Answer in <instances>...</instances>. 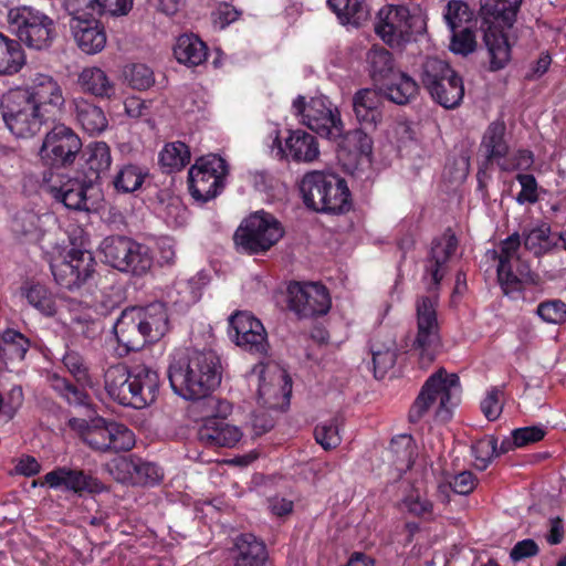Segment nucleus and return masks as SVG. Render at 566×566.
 I'll return each instance as SVG.
<instances>
[{
  "instance_id": "nucleus-34",
  "label": "nucleus",
  "mask_w": 566,
  "mask_h": 566,
  "mask_svg": "<svg viewBox=\"0 0 566 566\" xmlns=\"http://www.w3.org/2000/svg\"><path fill=\"white\" fill-rule=\"evenodd\" d=\"M78 84L84 92L102 98H111L116 91L105 71L96 66L85 67L78 75Z\"/></svg>"
},
{
  "instance_id": "nucleus-59",
  "label": "nucleus",
  "mask_w": 566,
  "mask_h": 566,
  "mask_svg": "<svg viewBox=\"0 0 566 566\" xmlns=\"http://www.w3.org/2000/svg\"><path fill=\"white\" fill-rule=\"evenodd\" d=\"M536 312L547 323H566V304L559 300L542 302Z\"/></svg>"
},
{
  "instance_id": "nucleus-42",
  "label": "nucleus",
  "mask_w": 566,
  "mask_h": 566,
  "mask_svg": "<svg viewBox=\"0 0 566 566\" xmlns=\"http://www.w3.org/2000/svg\"><path fill=\"white\" fill-rule=\"evenodd\" d=\"M374 364V375L376 378H382L391 369L397 360V346L394 339H388L386 344L373 342L370 345Z\"/></svg>"
},
{
  "instance_id": "nucleus-46",
  "label": "nucleus",
  "mask_w": 566,
  "mask_h": 566,
  "mask_svg": "<svg viewBox=\"0 0 566 566\" xmlns=\"http://www.w3.org/2000/svg\"><path fill=\"white\" fill-rule=\"evenodd\" d=\"M335 142L349 153H356L364 156H370L373 153V138L361 128H356L347 133L342 132V136Z\"/></svg>"
},
{
  "instance_id": "nucleus-8",
  "label": "nucleus",
  "mask_w": 566,
  "mask_h": 566,
  "mask_svg": "<svg viewBox=\"0 0 566 566\" xmlns=\"http://www.w3.org/2000/svg\"><path fill=\"white\" fill-rule=\"evenodd\" d=\"M70 426L91 449L102 453L128 451L135 446V436L125 424L97 417L90 423L72 418Z\"/></svg>"
},
{
  "instance_id": "nucleus-50",
  "label": "nucleus",
  "mask_w": 566,
  "mask_h": 566,
  "mask_svg": "<svg viewBox=\"0 0 566 566\" xmlns=\"http://www.w3.org/2000/svg\"><path fill=\"white\" fill-rule=\"evenodd\" d=\"M50 387L70 405L82 406L86 403L87 395L84 390L71 384L67 379L53 374L48 378Z\"/></svg>"
},
{
  "instance_id": "nucleus-53",
  "label": "nucleus",
  "mask_w": 566,
  "mask_h": 566,
  "mask_svg": "<svg viewBox=\"0 0 566 566\" xmlns=\"http://www.w3.org/2000/svg\"><path fill=\"white\" fill-rule=\"evenodd\" d=\"M472 454L475 459V468L484 471L494 457H497V439L494 436H488L478 440L472 446Z\"/></svg>"
},
{
  "instance_id": "nucleus-32",
  "label": "nucleus",
  "mask_w": 566,
  "mask_h": 566,
  "mask_svg": "<svg viewBox=\"0 0 566 566\" xmlns=\"http://www.w3.org/2000/svg\"><path fill=\"white\" fill-rule=\"evenodd\" d=\"M505 132L506 126L503 120H494L486 127L480 149L483 151L488 163L500 161L509 154Z\"/></svg>"
},
{
  "instance_id": "nucleus-40",
  "label": "nucleus",
  "mask_w": 566,
  "mask_h": 566,
  "mask_svg": "<svg viewBox=\"0 0 566 566\" xmlns=\"http://www.w3.org/2000/svg\"><path fill=\"white\" fill-rule=\"evenodd\" d=\"M343 24L359 25L368 17L365 0H327Z\"/></svg>"
},
{
  "instance_id": "nucleus-5",
  "label": "nucleus",
  "mask_w": 566,
  "mask_h": 566,
  "mask_svg": "<svg viewBox=\"0 0 566 566\" xmlns=\"http://www.w3.org/2000/svg\"><path fill=\"white\" fill-rule=\"evenodd\" d=\"M304 203L318 212L343 213L349 210L350 192L345 179L322 171L307 172L301 182Z\"/></svg>"
},
{
  "instance_id": "nucleus-25",
  "label": "nucleus",
  "mask_w": 566,
  "mask_h": 566,
  "mask_svg": "<svg viewBox=\"0 0 566 566\" xmlns=\"http://www.w3.org/2000/svg\"><path fill=\"white\" fill-rule=\"evenodd\" d=\"M356 120L366 128L376 129L382 119V96L373 88L358 90L352 98Z\"/></svg>"
},
{
  "instance_id": "nucleus-58",
  "label": "nucleus",
  "mask_w": 566,
  "mask_h": 566,
  "mask_svg": "<svg viewBox=\"0 0 566 566\" xmlns=\"http://www.w3.org/2000/svg\"><path fill=\"white\" fill-rule=\"evenodd\" d=\"M450 50L454 53L468 55L476 46L475 35L470 27H463L455 32H451Z\"/></svg>"
},
{
  "instance_id": "nucleus-56",
  "label": "nucleus",
  "mask_w": 566,
  "mask_h": 566,
  "mask_svg": "<svg viewBox=\"0 0 566 566\" xmlns=\"http://www.w3.org/2000/svg\"><path fill=\"white\" fill-rule=\"evenodd\" d=\"M134 463H135L134 455L117 457V458H114L113 460L108 461L104 465V469L117 482L132 484L133 471L135 470Z\"/></svg>"
},
{
  "instance_id": "nucleus-61",
  "label": "nucleus",
  "mask_w": 566,
  "mask_h": 566,
  "mask_svg": "<svg viewBox=\"0 0 566 566\" xmlns=\"http://www.w3.org/2000/svg\"><path fill=\"white\" fill-rule=\"evenodd\" d=\"M521 247V238L518 233H513L507 237L501 244V253L499 255V265H513V262H518L517 255Z\"/></svg>"
},
{
  "instance_id": "nucleus-16",
  "label": "nucleus",
  "mask_w": 566,
  "mask_h": 566,
  "mask_svg": "<svg viewBox=\"0 0 566 566\" xmlns=\"http://www.w3.org/2000/svg\"><path fill=\"white\" fill-rule=\"evenodd\" d=\"M95 259L90 251L71 249L63 258L51 263L55 282L66 290L80 289L95 272Z\"/></svg>"
},
{
  "instance_id": "nucleus-15",
  "label": "nucleus",
  "mask_w": 566,
  "mask_h": 566,
  "mask_svg": "<svg viewBox=\"0 0 566 566\" xmlns=\"http://www.w3.org/2000/svg\"><path fill=\"white\" fill-rule=\"evenodd\" d=\"M81 147L78 136L70 127L57 124L45 134L39 156L44 166L60 168L72 165Z\"/></svg>"
},
{
  "instance_id": "nucleus-64",
  "label": "nucleus",
  "mask_w": 566,
  "mask_h": 566,
  "mask_svg": "<svg viewBox=\"0 0 566 566\" xmlns=\"http://www.w3.org/2000/svg\"><path fill=\"white\" fill-rule=\"evenodd\" d=\"M515 439V446L518 448L525 447L530 443L542 440L545 436V430L542 427H524L517 428L512 431Z\"/></svg>"
},
{
  "instance_id": "nucleus-18",
  "label": "nucleus",
  "mask_w": 566,
  "mask_h": 566,
  "mask_svg": "<svg viewBox=\"0 0 566 566\" xmlns=\"http://www.w3.org/2000/svg\"><path fill=\"white\" fill-rule=\"evenodd\" d=\"M208 405L212 408H217L218 412L216 416L207 419L199 429V441L210 448L235 447L243 436L241 429L221 419V417H226L231 411L230 403L217 398H210Z\"/></svg>"
},
{
  "instance_id": "nucleus-12",
  "label": "nucleus",
  "mask_w": 566,
  "mask_h": 566,
  "mask_svg": "<svg viewBox=\"0 0 566 566\" xmlns=\"http://www.w3.org/2000/svg\"><path fill=\"white\" fill-rule=\"evenodd\" d=\"M294 114L302 123L322 137L336 140L344 128L340 113L325 96L313 97L306 104L303 96L293 102Z\"/></svg>"
},
{
  "instance_id": "nucleus-10",
  "label": "nucleus",
  "mask_w": 566,
  "mask_h": 566,
  "mask_svg": "<svg viewBox=\"0 0 566 566\" xmlns=\"http://www.w3.org/2000/svg\"><path fill=\"white\" fill-rule=\"evenodd\" d=\"M283 234L284 230L275 217L258 211L241 222L233 239L243 252L259 254L270 250Z\"/></svg>"
},
{
  "instance_id": "nucleus-6",
  "label": "nucleus",
  "mask_w": 566,
  "mask_h": 566,
  "mask_svg": "<svg viewBox=\"0 0 566 566\" xmlns=\"http://www.w3.org/2000/svg\"><path fill=\"white\" fill-rule=\"evenodd\" d=\"M10 31L29 49H49L55 38V23L44 12L29 6H20L8 11Z\"/></svg>"
},
{
  "instance_id": "nucleus-17",
  "label": "nucleus",
  "mask_w": 566,
  "mask_h": 566,
  "mask_svg": "<svg viewBox=\"0 0 566 566\" xmlns=\"http://www.w3.org/2000/svg\"><path fill=\"white\" fill-rule=\"evenodd\" d=\"M419 21L407 7L389 4L378 11L375 32L390 46H400L410 40Z\"/></svg>"
},
{
  "instance_id": "nucleus-49",
  "label": "nucleus",
  "mask_w": 566,
  "mask_h": 566,
  "mask_svg": "<svg viewBox=\"0 0 566 566\" xmlns=\"http://www.w3.org/2000/svg\"><path fill=\"white\" fill-rule=\"evenodd\" d=\"M12 229L17 234L36 239L44 232L41 217L30 210L20 211L14 216Z\"/></svg>"
},
{
  "instance_id": "nucleus-7",
  "label": "nucleus",
  "mask_w": 566,
  "mask_h": 566,
  "mask_svg": "<svg viewBox=\"0 0 566 566\" xmlns=\"http://www.w3.org/2000/svg\"><path fill=\"white\" fill-rule=\"evenodd\" d=\"M103 261L113 269L134 276L146 275L153 266L150 249L125 235H111L101 243Z\"/></svg>"
},
{
  "instance_id": "nucleus-37",
  "label": "nucleus",
  "mask_w": 566,
  "mask_h": 566,
  "mask_svg": "<svg viewBox=\"0 0 566 566\" xmlns=\"http://www.w3.org/2000/svg\"><path fill=\"white\" fill-rule=\"evenodd\" d=\"M177 61L188 66H197L207 60L206 44L193 34H184L178 38L174 46Z\"/></svg>"
},
{
  "instance_id": "nucleus-51",
  "label": "nucleus",
  "mask_w": 566,
  "mask_h": 566,
  "mask_svg": "<svg viewBox=\"0 0 566 566\" xmlns=\"http://www.w3.org/2000/svg\"><path fill=\"white\" fill-rule=\"evenodd\" d=\"M556 245L557 241H553L551 238V228L547 226L532 229L524 234L525 249L533 252L535 255H541Z\"/></svg>"
},
{
  "instance_id": "nucleus-48",
  "label": "nucleus",
  "mask_w": 566,
  "mask_h": 566,
  "mask_svg": "<svg viewBox=\"0 0 566 566\" xmlns=\"http://www.w3.org/2000/svg\"><path fill=\"white\" fill-rule=\"evenodd\" d=\"M473 13L469 6L461 0H450L446 6L443 18L451 32L463 27H470Z\"/></svg>"
},
{
  "instance_id": "nucleus-35",
  "label": "nucleus",
  "mask_w": 566,
  "mask_h": 566,
  "mask_svg": "<svg viewBox=\"0 0 566 566\" xmlns=\"http://www.w3.org/2000/svg\"><path fill=\"white\" fill-rule=\"evenodd\" d=\"M386 96L394 103L405 105L419 92L417 82L403 72H396L382 84Z\"/></svg>"
},
{
  "instance_id": "nucleus-2",
  "label": "nucleus",
  "mask_w": 566,
  "mask_h": 566,
  "mask_svg": "<svg viewBox=\"0 0 566 566\" xmlns=\"http://www.w3.org/2000/svg\"><path fill=\"white\" fill-rule=\"evenodd\" d=\"M222 378L220 357L213 350L190 349L176 353L168 366V379L175 394L186 400L212 398Z\"/></svg>"
},
{
  "instance_id": "nucleus-47",
  "label": "nucleus",
  "mask_w": 566,
  "mask_h": 566,
  "mask_svg": "<svg viewBox=\"0 0 566 566\" xmlns=\"http://www.w3.org/2000/svg\"><path fill=\"white\" fill-rule=\"evenodd\" d=\"M2 357L10 360H22L30 348V340L20 332L7 329L2 334Z\"/></svg>"
},
{
  "instance_id": "nucleus-24",
  "label": "nucleus",
  "mask_w": 566,
  "mask_h": 566,
  "mask_svg": "<svg viewBox=\"0 0 566 566\" xmlns=\"http://www.w3.org/2000/svg\"><path fill=\"white\" fill-rule=\"evenodd\" d=\"M130 388L133 399L130 407L136 409L151 405L159 391V376L156 370L146 365H137L132 368Z\"/></svg>"
},
{
  "instance_id": "nucleus-29",
  "label": "nucleus",
  "mask_w": 566,
  "mask_h": 566,
  "mask_svg": "<svg viewBox=\"0 0 566 566\" xmlns=\"http://www.w3.org/2000/svg\"><path fill=\"white\" fill-rule=\"evenodd\" d=\"M71 29L75 42L83 52L95 54L105 48V31L95 19L71 23Z\"/></svg>"
},
{
  "instance_id": "nucleus-45",
  "label": "nucleus",
  "mask_w": 566,
  "mask_h": 566,
  "mask_svg": "<svg viewBox=\"0 0 566 566\" xmlns=\"http://www.w3.org/2000/svg\"><path fill=\"white\" fill-rule=\"evenodd\" d=\"M25 297L31 306L46 316L56 314V301L53 293L42 284H33L25 291Z\"/></svg>"
},
{
  "instance_id": "nucleus-11",
  "label": "nucleus",
  "mask_w": 566,
  "mask_h": 566,
  "mask_svg": "<svg viewBox=\"0 0 566 566\" xmlns=\"http://www.w3.org/2000/svg\"><path fill=\"white\" fill-rule=\"evenodd\" d=\"M249 379L256 384L258 403L269 410H284L290 405L292 381L276 365L258 364Z\"/></svg>"
},
{
  "instance_id": "nucleus-21",
  "label": "nucleus",
  "mask_w": 566,
  "mask_h": 566,
  "mask_svg": "<svg viewBox=\"0 0 566 566\" xmlns=\"http://www.w3.org/2000/svg\"><path fill=\"white\" fill-rule=\"evenodd\" d=\"M234 331V342L244 350L264 356L269 349L268 335L263 324L248 312H237L229 318Z\"/></svg>"
},
{
  "instance_id": "nucleus-14",
  "label": "nucleus",
  "mask_w": 566,
  "mask_h": 566,
  "mask_svg": "<svg viewBox=\"0 0 566 566\" xmlns=\"http://www.w3.org/2000/svg\"><path fill=\"white\" fill-rule=\"evenodd\" d=\"M2 117L8 129L18 138L33 137L41 130L44 119L32 102L25 99L21 92H10L2 105Z\"/></svg>"
},
{
  "instance_id": "nucleus-28",
  "label": "nucleus",
  "mask_w": 566,
  "mask_h": 566,
  "mask_svg": "<svg viewBox=\"0 0 566 566\" xmlns=\"http://www.w3.org/2000/svg\"><path fill=\"white\" fill-rule=\"evenodd\" d=\"M114 333L117 342L127 350H139L148 342L142 327L137 323L136 315L130 310H125L114 325Z\"/></svg>"
},
{
  "instance_id": "nucleus-19",
  "label": "nucleus",
  "mask_w": 566,
  "mask_h": 566,
  "mask_svg": "<svg viewBox=\"0 0 566 566\" xmlns=\"http://www.w3.org/2000/svg\"><path fill=\"white\" fill-rule=\"evenodd\" d=\"M289 307L300 317L324 315L331 308V297L319 283L294 282L289 285Z\"/></svg>"
},
{
  "instance_id": "nucleus-4",
  "label": "nucleus",
  "mask_w": 566,
  "mask_h": 566,
  "mask_svg": "<svg viewBox=\"0 0 566 566\" xmlns=\"http://www.w3.org/2000/svg\"><path fill=\"white\" fill-rule=\"evenodd\" d=\"M460 391L459 377L439 369L423 384L418 397L410 407L408 419L412 423L419 422L430 410L439 421H448L452 416V408L457 405L455 396Z\"/></svg>"
},
{
  "instance_id": "nucleus-43",
  "label": "nucleus",
  "mask_w": 566,
  "mask_h": 566,
  "mask_svg": "<svg viewBox=\"0 0 566 566\" xmlns=\"http://www.w3.org/2000/svg\"><path fill=\"white\" fill-rule=\"evenodd\" d=\"M190 161V150L182 142L168 143L159 154V164L167 172L181 170Z\"/></svg>"
},
{
  "instance_id": "nucleus-31",
  "label": "nucleus",
  "mask_w": 566,
  "mask_h": 566,
  "mask_svg": "<svg viewBox=\"0 0 566 566\" xmlns=\"http://www.w3.org/2000/svg\"><path fill=\"white\" fill-rule=\"evenodd\" d=\"M234 566H264L268 552L264 543L253 534H242L235 539Z\"/></svg>"
},
{
  "instance_id": "nucleus-63",
  "label": "nucleus",
  "mask_w": 566,
  "mask_h": 566,
  "mask_svg": "<svg viewBox=\"0 0 566 566\" xmlns=\"http://www.w3.org/2000/svg\"><path fill=\"white\" fill-rule=\"evenodd\" d=\"M501 394L499 388H492L481 402V410L490 421L496 420L502 412Z\"/></svg>"
},
{
  "instance_id": "nucleus-26",
  "label": "nucleus",
  "mask_w": 566,
  "mask_h": 566,
  "mask_svg": "<svg viewBox=\"0 0 566 566\" xmlns=\"http://www.w3.org/2000/svg\"><path fill=\"white\" fill-rule=\"evenodd\" d=\"M133 311L149 343L158 342L168 332L169 318L165 304L155 302Z\"/></svg>"
},
{
  "instance_id": "nucleus-57",
  "label": "nucleus",
  "mask_w": 566,
  "mask_h": 566,
  "mask_svg": "<svg viewBox=\"0 0 566 566\" xmlns=\"http://www.w3.org/2000/svg\"><path fill=\"white\" fill-rule=\"evenodd\" d=\"M112 164L111 149L104 142H96L90 146L87 165L90 170L101 174L109 168Z\"/></svg>"
},
{
  "instance_id": "nucleus-52",
  "label": "nucleus",
  "mask_w": 566,
  "mask_h": 566,
  "mask_svg": "<svg viewBox=\"0 0 566 566\" xmlns=\"http://www.w3.org/2000/svg\"><path fill=\"white\" fill-rule=\"evenodd\" d=\"M135 470L133 471V485H156L164 476L161 469L155 463L147 462L135 457Z\"/></svg>"
},
{
  "instance_id": "nucleus-22",
  "label": "nucleus",
  "mask_w": 566,
  "mask_h": 566,
  "mask_svg": "<svg viewBox=\"0 0 566 566\" xmlns=\"http://www.w3.org/2000/svg\"><path fill=\"white\" fill-rule=\"evenodd\" d=\"M272 154L276 158H291L296 163H313L319 156L316 138L303 130H294L282 146L279 132H275L272 143Z\"/></svg>"
},
{
  "instance_id": "nucleus-44",
  "label": "nucleus",
  "mask_w": 566,
  "mask_h": 566,
  "mask_svg": "<svg viewBox=\"0 0 566 566\" xmlns=\"http://www.w3.org/2000/svg\"><path fill=\"white\" fill-rule=\"evenodd\" d=\"M518 274L513 272V265H499L497 279L503 293L512 298L517 297L523 290V281L530 276L527 266L517 268Z\"/></svg>"
},
{
  "instance_id": "nucleus-41",
  "label": "nucleus",
  "mask_w": 566,
  "mask_h": 566,
  "mask_svg": "<svg viewBox=\"0 0 566 566\" xmlns=\"http://www.w3.org/2000/svg\"><path fill=\"white\" fill-rule=\"evenodd\" d=\"M388 452L399 472H406L411 469L416 453V446L411 437L400 436L392 439Z\"/></svg>"
},
{
  "instance_id": "nucleus-36",
  "label": "nucleus",
  "mask_w": 566,
  "mask_h": 566,
  "mask_svg": "<svg viewBox=\"0 0 566 566\" xmlns=\"http://www.w3.org/2000/svg\"><path fill=\"white\" fill-rule=\"evenodd\" d=\"M24 64L25 54L21 44L0 32V75H14Z\"/></svg>"
},
{
  "instance_id": "nucleus-13",
  "label": "nucleus",
  "mask_w": 566,
  "mask_h": 566,
  "mask_svg": "<svg viewBox=\"0 0 566 566\" xmlns=\"http://www.w3.org/2000/svg\"><path fill=\"white\" fill-rule=\"evenodd\" d=\"M228 165L217 155L199 158L188 172L189 191L198 202L216 198L224 188Z\"/></svg>"
},
{
  "instance_id": "nucleus-9",
  "label": "nucleus",
  "mask_w": 566,
  "mask_h": 566,
  "mask_svg": "<svg viewBox=\"0 0 566 566\" xmlns=\"http://www.w3.org/2000/svg\"><path fill=\"white\" fill-rule=\"evenodd\" d=\"M420 81L430 96L444 108H454L463 99V81L443 60L427 57L421 65Z\"/></svg>"
},
{
  "instance_id": "nucleus-33",
  "label": "nucleus",
  "mask_w": 566,
  "mask_h": 566,
  "mask_svg": "<svg viewBox=\"0 0 566 566\" xmlns=\"http://www.w3.org/2000/svg\"><path fill=\"white\" fill-rule=\"evenodd\" d=\"M76 120L90 135L104 132L107 127V118L101 107L85 98L73 101Z\"/></svg>"
},
{
  "instance_id": "nucleus-60",
  "label": "nucleus",
  "mask_w": 566,
  "mask_h": 566,
  "mask_svg": "<svg viewBox=\"0 0 566 566\" xmlns=\"http://www.w3.org/2000/svg\"><path fill=\"white\" fill-rule=\"evenodd\" d=\"M129 85L133 88L144 91L149 88L154 82V73L145 64H133L126 73Z\"/></svg>"
},
{
  "instance_id": "nucleus-54",
  "label": "nucleus",
  "mask_w": 566,
  "mask_h": 566,
  "mask_svg": "<svg viewBox=\"0 0 566 566\" xmlns=\"http://www.w3.org/2000/svg\"><path fill=\"white\" fill-rule=\"evenodd\" d=\"M63 6L72 17V23L92 20L98 15V0H64Z\"/></svg>"
},
{
  "instance_id": "nucleus-1",
  "label": "nucleus",
  "mask_w": 566,
  "mask_h": 566,
  "mask_svg": "<svg viewBox=\"0 0 566 566\" xmlns=\"http://www.w3.org/2000/svg\"><path fill=\"white\" fill-rule=\"evenodd\" d=\"M457 245L455 235L448 231L432 241L430 253L426 260L424 279L430 276L431 283L428 285V291L432 294L420 296L417 300V335L412 348L418 352L421 363L427 365L433 361L440 344L437 318L438 295L434 294V291L446 274V265Z\"/></svg>"
},
{
  "instance_id": "nucleus-3",
  "label": "nucleus",
  "mask_w": 566,
  "mask_h": 566,
  "mask_svg": "<svg viewBox=\"0 0 566 566\" xmlns=\"http://www.w3.org/2000/svg\"><path fill=\"white\" fill-rule=\"evenodd\" d=\"M521 2L522 0H485L481 6L483 39L490 54L492 71L503 69L511 59V46L505 30L513 25Z\"/></svg>"
},
{
  "instance_id": "nucleus-20",
  "label": "nucleus",
  "mask_w": 566,
  "mask_h": 566,
  "mask_svg": "<svg viewBox=\"0 0 566 566\" xmlns=\"http://www.w3.org/2000/svg\"><path fill=\"white\" fill-rule=\"evenodd\" d=\"M21 92L27 101L32 102L36 109L50 117H55L62 112L65 98L61 85L56 80L46 74H35L32 84Z\"/></svg>"
},
{
  "instance_id": "nucleus-39",
  "label": "nucleus",
  "mask_w": 566,
  "mask_h": 566,
  "mask_svg": "<svg viewBox=\"0 0 566 566\" xmlns=\"http://www.w3.org/2000/svg\"><path fill=\"white\" fill-rule=\"evenodd\" d=\"M147 176L148 170L145 167L126 164L118 168L113 178V185L117 192L130 193L143 186Z\"/></svg>"
},
{
  "instance_id": "nucleus-55",
  "label": "nucleus",
  "mask_w": 566,
  "mask_h": 566,
  "mask_svg": "<svg viewBox=\"0 0 566 566\" xmlns=\"http://www.w3.org/2000/svg\"><path fill=\"white\" fill-rule=\"evenodd\" d=\"M315 440L325 450L334 449L339 446L342 438L339 436L338 419H331L317 424L314 431Z\"/></svg>"
},
{
  "instance_id": "nucleus-30",
  "label": "nucleus",
  "mask_w": 566,
  "mask_h": 566,
  "mask_svg": "<svg viewBox=\"0 0 566 566\" xmlns=\"http://www.w3.org/2000/svg\"><path fill=\"white\" fill-rule=\"evenodd\" d=\"M50 193L67 209L88 210L86 191L88 187L78 179H67L60 186L48 185Z\"/></svg>"
},
{
  "instance_id": "nucleus-62",
  "label": "nucleus",
  "mask_w": 566,
  "mask_h": 566,
  "mask_svg": "<svg viewBox=\"0 0 566 566\" xmlns=\"http://www.w3.org/2000/svg\"><path fill=\"white\" fill-rule=\"evenodd\" d=\"M520 182L522 189L518 192L516 200L518 203H534L538 200L537 196V182L533 175H523L520 174L516 177Z\"/></svg>"
},
{
  "instance_id": "nucleus-27",
  "label": "nucleus",
  "mask_w": 566,
  "mask_h": 566,
  "mask_svg": "<svg viewBox=\"0 0 566 566\" xmlns=\"http://www.w3.org/2000/svg\"><path fill=\"white\" fill-rule=\"evenodd\" d=\"M132 369L124 364L109 366L104 374V388L108 396L123 406H129L133 399L130 388Z\"/></svg>"
},
{
  "instance_id": "nucleus-38",
  "label": "nucleus",
  "mask_w": 566,
  "mask_h": 566,
  "mask_svg": "<svg viewBox=\"0 0 566 566\" xmlns=\"http://www.w3.org/2000/svg\"><path fill=\"white\" fill-rule=\"evenodd\" d=\"M366 63L375 83L382 84L396 73L392 55L382 46L374 45L366 54Z\"/></svg>"
},
{
  "instance_id": "nucleus-23",
  "label": "nucleus",
  "mask_w": 566,
  "mask_h": 566,
  "mask_svg": "<svg viewBox=\"0 0 566 566\" xmlns=\"http://www.w3.org/2000/svg\"><path fill=\"white\" fill-rule=\"evenodd\" d=\"M46 484L52 489L64 488L74 493H101L105 490V485L96 478L86 474L82 470L60 467L48 472L43 476L41 485Z\"/></svg>"
}]
</instances>
